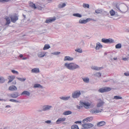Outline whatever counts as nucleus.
Returning <instances> with one entry per match:
<instances>
[{
	"label": "nucleus",
	"instance_id": "obj_1",
	"mask_svg": "<svg viewBox=\"0 0 129 129\" xmlns=\"http://www.w3.org/2000/svg\"><path fill=\"white\" fill-rule=\"evenodd\" d=\"M64 66L67 69L71 70H74L76 69H79L80 68V67L78 65L74 63H65L64 64Z\"/></svg>",
	"mask_w": 129,
	"mask_h": 129
},
{
	"label": "nucleus",
	"instance_id": "obj_2",
	"mask_svg": "<svg viewBox=\"0 0 129 129\" xmlns=\"http://www.w3.org/2000/svg\"><path fill=\"white\" fill-rule=\"evenodd\" d=\"M111 89V88L107 87H105L101 88L99 89L98 91L101 93H103L110 91Z\"/></svg>",
	"mask_w": 129,
	"mask_h": 129
},
{
	"label": "nucleus",
	"instance_id": "obj_3",
	"mask_svg": "<svg viewBox=\"0 0 129 129\" xmlns=\"http://www.w3.org/2000/svg\"><path fill=\"white\" fill-rule=\"evenodd\" d=\"M93 124L90 123L83 124L82 126L83 127L82 128V129L90 128L93 127Z\"/></svg>",
	"mask_w": 129,
	"mask_h": 129
},
{
	"label": "nucleus",
	"instance_id": "obj_4",
	"mask_svg": "<svg viewBox=\"0 0 129 129\" xmlns=\"http://www.w3.org/2000/svg\"><path fill=\"white\" fill-rule=\"evenodd\" d=\"M18 16H17L16 14H15L14 15L10 17L12 22L15 23L16 21L18 19Z\"/></svg>",
	"mask_w": 129,
	"mask_h": 129
},
{
	"label": "nucleus",
	"instance_id": "obj_5",
	"mask_svg": "<svg viewBox=\"0 0 129 129\" xmlns=\"http://www.w3.org/2000/svg\"><path fill=\"white\" fill-rule=\"evenodd\" d=\"M81 94V93L80 91H76L72 93V97L74 98H78Z\"/></svg>",
	"mask_w": 129,
	"mask_h": 129
},
{
	"label": "nucleus",
	"instance_id": "obj_6",
	"mask_svg": "<svg viewBox=\"0 0 129 129\" xmlns=\"http://www.w3.org/2000/svg\"><path fill=\"white\" fill-rule=\"evenodd\" d=\"M101 41L102 42L106 43H113L114 42L113 40L110 38L108 39L103 38L102 39Z\"/></svg>",
	"mask_w": 129,
	"mask_h": 129
},
{
	"label": "nucleus",
	"instance_id": "obj_7",
	"mask_svg": "<svg viewBox=\"0 0 129 129\" xmlns=\"http://www.w3.org/2000/svg\"><path fill=\"white\" fill-rule=\"evenodd\" d=\"M80 105L82 106L83 107V106L86 108H87V107L90 105V104L88 102H84L80 101Z\"/></svg>",
	"mask_w": 129,
	"mask_h": 129
},
{
	"label": "nucleus",
	"instance_id": "obj_8",
	"mask_svg": "<svg viewBox=\"0 0 129 129\" xmlns=\"http://www.w3.org/2000/svg\"><path fill=\"white\" fill-rule=\"evenodd\" d=\"M56 20V17L54 16L53 18H49L47 19L45 21V23H51L53 21H55Z\"/></svg>",
	"mask_w": 129,
	"mask_h": 129
},
{
	"label": "nucleus",
	"instance_id": "obj_9",
	"mask_svg": "<svg viewBox=\"0 0 129 129\" xmlns=\"http://www.w3.org/2000/svg\"><path fill=\"white\" fill-rule=\"evenodd\" d=\"M52 107L51 106L46 105L44 106L43 107L42 110L44 111H45L47 110H49Z\"/></svg>",
	"mask_w": 129,
	"mask_h": 129
},
{
	"label": "nucleus",
	"instance_id": "obj_10",
	"mask_svg": "<svg viewBox=\"0 0 129 129\" xmlns=\"http://www.w3.org/2000/svg\"><path fill=\"white\" fill-rule=\"evenodd\" d=\"M66 119L65 118H59L56 121V123L57 124H60L61 122L64 121Z\"/></svg>",
	"mask_w": 129,
	"mask_h": 129
},
{
	"label": "nucleus",
	"instance_id": "obj_11",
	"mask_svg": "<svg viewBox=\"0 0 129 129\" xmlns=\"http://www.w3.org/2000/svg\"><path fill=\"white\" fill-rule=\"evenodd\" d=\"M10 95L12 98H16L19 95L18 92H16L11 94Z\"/></svg>",
	"mask_w": 129,
	"mask_h": 129
},
{
	"label": "nucleus",
	"instance_id": "obj_12",
	"mask_svg": "<svg viewBox=\"0 0 129 129\" xmlns=\"http://www.w3.org/2000/svg\"><path fill=\"white\" fill-rule=\"evenodd\" d=\"M15 76H9L8 77V79L9 80L8 83H9L15 79Z\"/></svg>",
	"mask_w": 129,
	"mask_h": 129
},
{
	"label": "nucleus",
	"instance_id": "obj_13",
	"mask_svg": "<svg viewBox=\"0 0 129 129\" xmlns=\"http://www.w3.org/2000/svg\"><path fill=\"white\" fill-rule=\"evenodd\" d=\"M73 59V58L69 56H66L65 57L64 59V61H72Z\"/></svg>",
	"mask_w": 129,
	"mask_h": 129
},
{
	"label": "nucleus",
	"instance_id": "obj_14",
	"mask_svg": "<svg viewBox=\"0 0 129 129\" xmlns=\"http://www.w3.org/2000/svg\"><path fill=\"white\" fill-rule=\"evenodd\" d=\"M103 47L102 45H101L100 43L98 42L96 44V46L95 49L96 50H99L100 48H102Z\"/></svg>",
	"mask_w": 129,
	"mask_h": 129
},
{
	"label": "nucleus",
	"instance_id": "obj_15",
	"mask_svg": "<svg viewBox=\"0 0 129 129\" xmlns=\"http://www.w3.org/2000/svg\"><path fill=\"white\" fill-rule=\"evenodd\" d=\"M32 72L35 73H38L39 72V68H35L32 69L31 70Z\"/></svg>",
	"mask_w": 129,
	"mask_h": 129
},
{
	"label": "nucleus",
	"instance_id": "obj_16",
	"mask_svg": "<svg viewBox=\"0 0 129 129\" xmlns=\"http://www.w3.org/2000/svg\"><path fill=\"white\" fill-rule=\"evenodd\" d=\"M9 90L13 91L16 90H17V88L15 86L12 85L9 87Z\"/></svg>",
	"mask_w": 129,
	"mask_h": 129
},
{
	"label": "nucleus",
	"instance_id": "obj_17",
	"mask_svg": "<svg viewBox=\"0 0 129 129\" xmlns=\"http://www.w3.org/2000/svg\"><path fill=\"white\" fill-rule=\"evenodd\" d=\"M106 124V122H105L102 121H100L97 124V125L98 126H101Z\"/></svg>",
	"mask_w": 129,
	"mask_h": 129
},
{
	"label": "nucleus",
	"instance_id": "obj_18",
	"mask_svg": "<svg viewBox=\"0 0 129 129\" xmlns=\"http://www.w3.org/2000/svg\"><path fill=\"white\" fill-rule=\"evenodd\" d=\"M33 87L35 88H43L42 86L39 84H35L34 85Z\"/></svg>",
	"mask_w": 129,
	"mask_h": 129
},
{
	"label": "nucleus",
	"instance_id": "obj_19",
	"mask_svg": "<svg viewBox=\"0 0 129 129\" xmlns=\"http://www.w3.org/2000/svg\"><path fill=\"white\" fill-rule=\"evenodd\" d=\"M21 94V95H26L29 96L30 95V93L28 91L25 90L22 92Z\"/></svg>",
	"mask_w": 129,
	"mask_h": 129
},
{
	"label": "nucleus",
	"instance_id": "obj_20",
	"mask_svg": "<svg viewBox=\"0 0 129 129\" xmlns=\"http://www.w3.org/2000/svg\"><path fill=\"white\" fill-rule=\"evenodd\" d=\"M87 19L82 20L81 19L79 20V23L81 24H85L87 22Z\"/></svg>",
	"mask_w": 129,
	"mask_h": 129
},
{
	"label": "nucleus",
	"instance_id": "obj_21",
	"mask_svg": "<svg viewBox=\"0 0 129 129\" xmlns=\"http://www.w3.org/2000/svg\"><path fill=\"white\" fill-rule=\"evenodd\" d=\"M72 113V112L71 111L68 110L64 112L63 113V114L64 115H67L71 114Z\"/></svg>",
	"mask_w": 129,
	"mask_h": 129
},
{
	"label": "nucleus",
	"instance_id": "obj_22",
	"mask_svg": "<svg viewBox=\"0 0 129 129\" xmlns=\"http://www.w3.org/2000/svg\"><path fill=\"white\" fill-rule=\"evenodd\" d=\"M45 53L42 52H39L38 54V56L39 57H43L45 55Z\"/></svg>",
	"mask_w": 129,
	"mask_h": 129
},
{
	"label": "nucleus",
	"instance_id": "obj_23",
	"mask_svg": "<svg viewBox=\"0 0 129 129\" xmlns=\"http://www.w3.org/2000/svg\"><path fill=\"white\" fill-rule=\"evenodd\" d=\"M29 6L34 9H36L37 8V7L36 6L35 4L31 2H30Z\"/></svg>",
	"mask_w": 129,
	"mask_h": 129
},
{
	"label": "nucleus",
	"instance_id": "obj_24",
	"mask_svg": "<svg viewBox=\"0 0 129 129\" xmlns=\"http://www.w3.org/2000/svg\"><path fill=\"white\" fill-rule=\"evenodd\" d=\"M59 98L64 101H67L69 100L70 98V96H67L66 97L62 96L60 97Z\"/></svg>",
	"mask_w": 129,
	"mask_h": 129
},
{
	"label": "nucleus",
	"instance_id": "obj_25",
	"mask_svg": "<svg viewBox=\"0 0 129 129\" xmlns=\"http://www.w3.org/2000/svg\"><path fill=\"white\" fill-rule=\"evenodd\" d=\"M50 48V47L49 45L48 44H46L44 46L43 48V50H45L48 49Z\"/></svg>",
	"mask_w": 129,
	"mask_h": 129
},
{
	"label": "nucleus",
	"instance_id": "obj_26",
	"mask_svg": "<svg viewBox=\"0 0 129 129\" xmlns=\"http://www.w3.org/2000/svg\"><path fill=\"white\" fill-rule=\"evenodd\" d=\"M5 19L6 20V23L5 25H7L9 24L10 23V20L9 18L8 17H7L5 18Z\"/></svg>",
	"mask_w": 129,
	"mask_h": 129
},
{
	"label": "nucleus",
	"instance_id": "obj_27",
	"mask_svg": "<svg viewBox=\"0 0 129 129\" xmlns=\"http://www.w3.org/2000/svg\"><path fill=\"white\" fill-rule=\"evenodd\" d=\"M66 6V4L64 3H63L62 4H60L58 5L59 8H62Z\"/></svg>",
	"mask_w": 129,
	"mask_h": 129
},
{
	"label": "nucleus",
	"instance_id": "obj_28",
	"mask_svg": "<svg viewBox=\"0 0 129 129\" xmlns=\"http://www.w3.org/2000/svg\"><path fill=\"white\" fill-rule=\"evenodd\" d=\"M73 15L74 16L79 18H81L82 17V15L79 13H74L73 14Z\"/></svg>",
	"mask_w": 129,
	"mask_h": 129
},
{
	"label": "nucleus",
	"instance_id": "obj_29",
	"mask_svg": "<svg viewBox=\"0 0 129 129\" xmlns=\"http://www.w3.org/2000/svg\"><path fill=\"white\" fill-rule=\"evenodd\" d=\"M104 103L103 101L100 102L97 104V107H100L103 105Z\"/></svg>",
	"mask_w": 129,
	"mask_h": 129
},
{
	"label": "nucleus",
	"instance_id": "obj_30",
	"mask_svg": "<svg viewBox=\"0 0 129 129\" xmlns=\"http://www.w3.org/2000/svg\"><path fill=\"white\" fill-rule=\"evenodd\" d=\"M71 129H79V128L77 125L75 124L71 126Z\"/></svg>",
	"mask_w": 129,
	"mask_h": 129
},
{
	"label": "nucleus",
	"instance_id": "obj_31",
	"mask_svg": "<svg viewBox=\"0 0 129 129\" xmlns=\"http://www.w3.org/2000/svg\"><path fill=\"white\" fill-rule=\"evenodd\" d=\"M115 47L116 49H120L121 47V44L120 43H118L115 46Z\"/></svg>",
	"mask_w": 129,
	"mask_h": 129
},
{
	"label": "nucleus",
	"instance_id": "obj_32",
	"mask_svg": "<svg viewBox=\"0 0 129 129\" xmlns=\"http://www.w3.org/2000/svg\"><path fill=\"white\" fill-rule=\"evenodd\" d=\"M84 81L86 83H88L89 82V79L88 78H83Z\"/></svg>",
	"mask_w": 129,
	"mask_h": 129
},
{
	"label": "nucleus",
	"instance_id": "obj_33",
	"mask_svg": "<svg viewBox=\"0 0 129 129\" xmlns=\"http://www.w3.org/2000/svg\"><path fill=\"white\" fill-rule=\"evenodd\" d=\"M5 80L3 77H0V83H3L5 81Z\"/></svg>",
	"mask_w": 129,
	"mask_h": 129
},
{
	"label": "nucleus",
	"instance_id": "obj_34",
	"mask_svg": "<svg viewBox=\"0 0 129 129\" xmlns=\"http://www.w3.org/2000/svg\"><path fill=\"white\" fill-rule=\"evenodd\" d=\"M16 78L17 79L19 80L21 82L24 81L26 79V78H18V77H17Z\"/></svg>",
	"mask_w": 129,
	"mask_h": 129
},
{
	"label": "nucleus",
	"instance_id": "obj_35",
	"mask_svg": "<svg viewBox=\"0 0 129 129\" xmlns=\"http://www.w3.org/2000/svg\"><path fill=\"white\" fill-rule=\"evenodd\" d=\"M110 13L111 16H114L115 14V12L113 9L110 11Z\"/></svg>",
	"mask_w": 129,
	"mask_h": 129
},
{
	"label": "nucleus",
	"instance_id": "obj_36",
	"mask_svg": "<svg viewBox=\"0 0 129 129\" xmlns=\"http://www.w3.org/2000/svg\"><path fill=\"white\" fill-rule=\"evenodd\" d=\"M75 51L79 53H82V49L81 48H78L75 50Z\"/></svg>",
	"mask_w": 129,
	"mask_h": 129
},
{
	"label": "nucleus",
	"instance_id": "obj_37",
	"mask_svg": "<svg viewBox=\"0 0 129 129\" xmlns=\"http://www.w3.org/2000/svg\"><path fill=\"white\" fill-rule=\"evenodd\" d=\"M114 99L116 100H118L122 99V98L119 96H114Z\"/></svg>",
	"mask_w": 129,
	"mask_h": 129
},
{
	"label": "nucleus",
	"instance_id": "obj_38",
	"mask_svg": "<svg viewBox=\"0 0 129 129\" xmlns=\"http://www.w3.org/2000/svg\"><path fill=\"white\" fill-rule=\"evenodd\" d=\"M88 118L87 117L83 119L82 121L83 123H86V122H88Z\"/></svg>",
	"mask_w": 129,
	"mask_h": 129
},
{
	"label": "nucleus",
	"instance_id": "obj_39",
	"mask_svg": "<svg viewBox=\"0 0 129 129\" xmlns=\"http://www.w3.org/2000/svg\"><path fill=\"white\" fill-rule=\"evenodd\" d=\"M91 69L94 70H100V68H98V67L96 66H94L92 67H91Z\"/></svg>",
	"mask_w": 129,
	"mask_h": 129
},
{
	"label": "nucleus",
	"instance_id": "obj_40",
	"mask_svg": "<svg viewBox=\"0 0 129 129\" xmlns=\"http://www.w3.org/2000/svg\"><path fill=\"white\" fill-rule=\"evenodd\" d=\"M95 12L97 13H101L102 12V11L101 9H97L95 10Z\"/></svg>",
	"mask_w": 129,
	"mask_h": 129
},
{
	"label": "nucleus",
	"instance_id": "obj_41",
	"mask_svg": "<svg viewBox=\"0 0 129 129\" xmlns=\"http://www.w3.org/2000/svg\"><path fill=\"white\" fill-rule=\"evenodd\" d=\"M9 101L13 102L20 103L19 101L13 99H10L9 100Z\"/></svg>",
	"mask_w": 129,
	"mask_h": 129
},
{
	"label": "nucleus",
	"instance_id": "obj_42",
	"mask_svg": "<svg viewBox=\"0 0 129 129\" xmlns=\"http://www.w3.org/2000/svg\"><path fill=\"white\" fill-rule=\"evenodd\" d=\"M96 76L98 77H100L101 76V74L100 72L96 73L95 74Z\"/></svg>",
	"mask_w": 129,
	"mask_h": 129
},
{
	"label": "nucleus",
	"instance_id": "obj_43",
	"mask_svg": "<svg viewBox=\"0 0 129 129\" xmlns=\"http://www.w3.org/2000/svg\"><path fill=\"white\" fill-rule=\"evenodd\" d=\"M83 7L84 8H88L89 7V5L88 4H86L84 3L83 5Z\"/></svg>",
	"mask_w": 129,
	"mask_h": 129
},
{
	"label": "nucleus",
	"instance_id": "obj_44",
	"mask_svg": "<svg viewBox=\"0 0 129 129\" xmlns=\"http://www.w3.org/2000/svg\"><path fill=\"white\" fill-rule=\"evenodd\" d=\"M60 53V52H55L52 53V54L55 55H58Z\"/></svg>",
	"mask_w": 129,
	"mask_h": 129
},
{
	"label": "nucleus",
	"instance_id": "obj_45",
	"mask_svg": "<svg viewBox=\"0 0 129 129\" xmlns=\"http://www.w3.org/2000/svg\"><path fill=\"white\" fill-rule=\"evenodd\" d=\"M87 118H88V120L89 122L91 121H92L93 119V118L92 116L88 117Z\"/></svg>",
	"mask_w": 129,
	"mask_h": 129
},
{
	"label": "nucleus",
	"instance_id": "obj_46",
	"mask_svg": "<svg viewBox=\"0 0 129 129\" xmlns=\"http://www.w3.org/2000/svg\"><path fill=\"white\" fill-rule=\"evenodd\" d=\"M11 0H0V2L4 3L5 2H7Z\"/></svg>",
	"mask_w": 129,
	"mask_h": 129
},
{
	"label": "nucleus",
	"instance_id": "obj_47",
	"mask_svg": "<svg viewBox=\"0 0 129 129\" xmlns=\"http://www.w3.org/2000/svg\"><path fill=\"white\" fill-rule=\"evenodd\" d=\"M11 72L14 74H18V72L17 71H16L14 70H11Z\"/></svg>",
	"mask_w": 129,
	"mask_h": 129
},
{
	"label": "nucleus",
	"instance_id": "obj_48",
	"mask_svg": "<svg viewBox=\"0 0 129 129\" xmlns=\"http://www.w3.org/2000/svg\"><path fill=\"white\" fill-rule=\"evenodd\" d=\"M115 7L117 8L119 11L120 12H122V11L120 9L119 6V5H118L117 4H116L115 5Z\"/></svg>",
	"mask_w": 129,
	"mask_h": 129
},
{
	"label": "nucleus",
	"instance_id": "obj_49",
	"mask_svg": "<svg viewBox=\"0 0 129 129\" xmlns=\"http://www.w3.org/2000/svg\"><path fill=\"white\" fill-rule=\"evenodd\" d=\"M75 123L76 124L79 123L80 124H81L82 123V121H78L75 122Z\"/></svg>",
	"mask_w": 129,
	"mask_h": 129
},
{
	"label": "nucleus",
	"instance_id": "obj_50",
	"mask_svg": "<svg viewBox=\"0 0 129 129\" xmlns=\"http://www.w3.org/2000/svg\"><path fill=\"white\" fill-rule=\"evenodd\" d=\"M128 59V58H127V57H124L123 58H122V59L124 61H126Z\"/></svg>",
	"mask_w": 129,
	"mask_h": 129
},
{
	"label": "nucleus",
	"instance_id": "obj_51",
	"mask_svg": "<svg viewBox=\"0 0 129 129\" xmlns=\"http://www.w3.org/2000/svg\"><path fill=\"white\" fill-rule=\"evenodd\" d=\"M51 122V121L50 120H48L45 121V122L48 124H49Z\"/></svg>",
	"mask_w": 129,
	"mask_h": 129
},
{
	"label": "nucleus",
	"instance_id": "obj_52",
	"mask_svg": "<svg viewBox=\"0 0 129 129\" xmlns=\"http://www.w3.org/2000/svg\"><path fill=\"white\" fill-rule=\"evenodd\" d=\"M4 101L5 102L8 101V99H0V101Z\"/></svg>",
	"mask_w": 129,
	"mask_h": 129
},
{
	"label": "nucleus",
	"instance_id": "obj_53",
	"mask_svg": "<svg viewBox=\"0 0 129 129\" xmlns=\"http://www.w3.org/2000/svg\"><path fill=\"white\" fill-rule=\"evenodd\" d=\"M90 112L93 113H95V110L93 109H91L90 110Z\"/></svg>",
	"mask_w": 129,
	"mask_h": 129
},
{
	"label": "nucleus",
	"instance_id": "obj_54",
	"mask_svg": "<svg viewBox=\"0 0 129 129\" xmlns=\"http://www.w3.org/2000/svg\"><path fill=\"white\" fill-rule=\"evenodd\" d=\"M83 107L82 106H79L78 105L77 106V107L78 109H80L82 107Z\"/></svg>",
	"mask_w": 129,
	"mask_h": 129
},
{
	"label": "nucleus",
	"instance_id": "obj_55",
	"mask_svg": "<svg viewBox=\"0 0 129 129\" xmlns=\"http://www.w3.org/2000/svg\"><path fill=\"white\" fill-rule=\"evenodd\" d=\"M104 13L106 15H107L109 14V13L108 12H107L105 11L104 12Z\"/></svg>",
	"mask_w": 129,
	"mask_h": 129
},
{
	"label": "nucleus",
	"instance_id": "obj_56",
	"mask_svg": "<svg viewBox=\"0 0 129 129\" xmlns=\"http://www.w3.org/2000/svg\"><path fill=\"white\" fill-rule=\"evenodd\" d=\"M124 75L126 76H129V73H124Z\"/></svg>",
	"mask_w": 129,
	"mask_h": 129
},
{
	"label": "nucleus",
	"instance_id": "obj_57",
	"mask_svg": "<svg viewBox=\"0 0 129 129\" xmlns=\"http://www.w3.org/2000/svg\"><path fill=\"white\" fill-rule=\"evenodd\" d=\"M109 81V80L108 79L107 80H103V82H107Z\"/></svg>",
	"mask_w": 129,
	"mask_h": 129
},
{
	"label": "nucleus",
	"instance_id": "obj_58",
	"mask_svg": "<svg viewBox=\"0 0 129 129\" xmlns=\"http://www.w3.org/2000/svg\"><path fill=\"white\" fill-rule=\"evenodd\" d=\"M81 43H82V45L83 46H84V43L83 41V40H82L81 41Z\"/></svg>",
	"mask_w": 129,
	"mask_h": 129
},
{
	"label": "nucleus",
	"instance_id": "obj_59",
	"mask_svg": "<svg viewBox=\"0 0 129 129\" xmlns=\"http://www.w3.org/2000/svg\"><path fill=\"white\" fill-rule=\"evenodd\" d=\"M27 58L26 57H23L22 58V59L23 60H25L27 59Z\"/></svg>",
	"mask_w": 129,
	"mask_h": 129
},
{
	"label": "nucleus",
	"instance_id": "obj_60",
	"mask_svg": "<svg viewBox=\"0 0 129 129\" xmlns=\"http://www.w3.org/2000/svg\"><path fill=\"white\" fill-rule=\"evenodd\" d=\"M19 57L20 58H22L23 57V55L21 54H20L19 56Z\"/></svg>",
	"mask_w": 129,
	"mask_h": 129
},
{
	"label": "nucleus",
	"instance_id": "obj_61",
	"mask_svg": "<svg viewBox=\"0 0 129 129\" xmlns=\"http://www.w3.org/2000/svg\"><path fill=\"white\" fill-rule=\"evenodd\" d=\"M11 107V106H10V105H7L6 106V108H10Z\"/></svg>",
	"mask_w": 129,
	"mask_h": 129
},
{
	"label": "nucleus",
	"instance_id": "obj_62",
	"mask_svg": "<svg viewBox=\"0 0 129 129\" xmlns=\"http://www.w3.org/2000/svg\"><path fill=\"white\" fill-rule=\"evenodd\" d=\"M95 113H99V111H98V109H96L95 110Z\"/></svg>",
	"mask_w": 129,
	"mask_h": 129
},
{
	"label": "nucleus",
	"instance_id": "obj_63",
	"mask_svg": "<svg viewBox=\"0 0 129 129\" xmlns=\"http://www.w3.org/2000/svg\"><path fill=\"white\" fill-rule=\"evenodd\" d=\"M87 19V22L88 21H90L92 19H91V18H87V19Z\"/></svg>",
	"mask_w": 129,
	"mask_h": 129
},
{
	"label": "nucleus",
	"instance_id": "obj_64",
	"mask_svg": "<svg viewBox=\"0 0 129 129\" xmlns=\"http://www.w3.org/2000/svg\"><path fill=\"white\" fill-rule=\"evenodd\" d=\"M16 81H14L13 82V84H16Z\"/></svg>",
	"mask_w": 129,
	"mask_h": 129
}]
</instances>
